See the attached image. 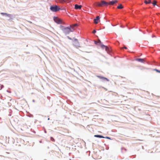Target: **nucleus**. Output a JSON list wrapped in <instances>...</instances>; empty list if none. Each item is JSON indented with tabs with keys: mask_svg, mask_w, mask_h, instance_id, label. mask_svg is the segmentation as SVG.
I'll list each match as a JSON object with an SVG mask.
<instances>
[{
	"mask_svg": "<svg viewBox=\"0 0 160 160\" xmlns=\"http://www.w3.org/2000/svg\"><path fill=\"white\" fill-rule=\"evenodd\" d=\"M63 32L66 34H68L70 32H73L74 30L71 29L70 27H64L62 26H60Z\"/></svg>",
	"mask_w": 160,
	"mask_h": 160,
	"instance_id": "1",
	"label": "nucleus"
},
{
	"mask_svg": "<svg viewBox=\"0 0 160 160\" xmlns=\"http://www.w3.org/2000/svg\"><path fill=\"white\" fill-rule=\"evenodd\" d=\"M109 5L108 2H106L102 0L100 2H97L96 3V5L97 6L103 7L104 6H107Z\"/></svg>",
	"mask_w": 160,
	"mask_h": 160,
	"instance_id": "2",
	"label": "nucleus"
},
{
	"mask_svg": "<svg viewBox=\"0 0 160 160\" xmlns=\"http://www.w3.org/2000/svg\"><path fill=\"white\" fill-rule=\"evenodd\" d=\"M50 10L53 12H57L59 11L60 9L57 5L52 6L50 8Z\"/></svg>",
	"mask_w": 160,
	"mask_h": 160,
	"instance_id": "3",
	"label": "nucleus"
},
{
	"mask_svg": "<svg viewBox=\"0 0 160 160\" xmlns=\"http://www.w3.org/2000/svg\"><path fill=\"white\" fill-rule=\"evenodd\" d=\"M98 42L99 46H100L101 48H102L103 49H105L106 51H108V50L109 49L108 48L107 46H105L102 44V43L101 41H100V40H98Z\"/></svg>",
	"mask_w": 160,
	"mask_h": 160,
	"instance_id": "4",
	"label": "nucleus"
},
{
	"mask_svg": "<svg viewBox=\"0 0 160 160\" xmlns=\"http://www.w3.org/2000/svg\"><path fill=\"white\" fill-rule=\"evenodd\" d=\"M53 20L55 22L58 24H61L62 23L61 22V19L57 17H54Z\"/></svg>",
	"mask_w": 160,
	"mask_h": 160,
	"instance_id": "5",
	"label": "nucleus"
},
{
	"mask_svg": "<svg viewBox=\"0 0 160 160\" xmlns=\"http://www.w3.org/2000/svg\"><path fill=\"white\" fill-rule=\"evenodd\" d=\"M74 45L76 46V47L77 48H78L79 47H80V44H79V42L77 39L75 40V42H74Z\"/></svg>",
	"mask_w": 160,
	"mask_h": 160,
	"instance_id": "6",
	"label": "nucleus"
},
{
	"mask_svg": "<svg viewBox=\"0 0 160 160\" xmlns=\"http://www.w3.org/2000/svg\"><path fill=\"white\" fill-rule=\"evenodd\" d=\"M100 17L99 16H98L96 17V18L94 20V23L95 24H97L98 23V21L99 20Z\"/></svg>",
	"mask_w": 160,
	"mask_h": 160,
	"instance_id": "7",
	"label": "nucleus"
},
{
	"mask_svg": "<svg viewBox=\"0 0 160 160\" xmlns=\"http://www.w3.org/2000/svg\"><path fill=\"white\" fill-rule=\"evenodd\" d=\"M82 7V5H78L77 4H75V8L76 9H79L80 10L81 9V8Z\"/></svg>",
	"mask_w": 160,
	"mask_h": 160,
	"instance_id": "8",
	"label": "nucleus"
},
{
	"mask_svg": "<svg viewBox=\"0 0 160 160\" xmlns=\"http://www.w3.org/2000/svg\"><path fill=\"white\" fill-rule=\"evenodd\" d=\"M118 2V1L117 0H114V1H110L109 3H108L109 5H113L114 3H117Z\"/></svg>",
	"mask_w": 160,
	"mask_h": 160,
	"instance_id": "9",
	"label": "nucleus"
},
{
	"mask_svg": "<svg viewBox=\"0 0 160 160\" xmlns=\"http://www.w3.org/2000/svg\"><path fill=\"white\" fill-rule=\"evenodd\" d=\"M77 26H78V24H73V25H70L69 27L71 29L73 30V28L74 27H77Z\"/></svg>",
	"mask_w": 160,
	"mask_h": 160,
	"instance_id": "10",
	"label": "nucleus"
},
{
	"mask_svg": "<svg viewBox=\"0 0 160 160\" xmlns=\"http://www.w3.org/2000/svg\"><path fill=\"white\" fill-rule=\"evenodd\" d=\"M94 136L97 138H105V137L100 135H95Z\"/></svg>",
	"mask_w": 160,
	"mask_h": 160,
	"instance_id": "11",
	"label": "nucleus"
},
{
	"mask_svg": "<svg viewBox=\"0 0 160 160\" xmlns=\"http://www.w3.org/2000/svg\"><path fill=\"white\" fill-rule=\"evenodd\" d=\"M137 60L138 62H143L144 61V60L143 59L139 58L137 59Z\"/></svg>",
	"mask_w": 160,
	"mask_h": 160,
	"instance_id": "12",
	"label": "nucleus"
},
{
	"mask_svg": "<svg viewBox=\"0 0 160 160\" xmlns=\"http://www.w3.org/2000/svg\"><path fill=\"white\" fill-rule=\"evenodd\" d=\"M123 8V7L122 6V4H119L118 7L117 8L118 9H122Z\"/></svg>",
	"mask_w": 160,
	"mask_h": 160,
	"instance_id": "13",
	"label": "nucleus"
},
{
	"mask_svg": "<svg viewBox=\"0 0 160 160\" xmlns=\"http://www.w3.org/2000/svg\"><path fill=\"white\" fill-rule=\"evenodd\" d=\"M97 77L100 78H102V79L103 78L104 79L106 80L107 81H108V79L106 78H104V77H101L100 76H97Z\"/></svg>",
	"mask_w": 160,
	"mask_h": 160,
	"instance_id": "14",
	"label": "nucleus"
},
{
	"mask_svg": "<svg viewBox=\"0 0 160 160\" xmlns=\"http://www.w3.org/2000/svg\"><path fill=\"white\" fill-rule=\"evenodd\" d=\"M144 2L146 4H148V3H150L151 2V0H148V1H147L145 0Z\"/></svg>",
	"mask_w": 160,
	"mask_h": 160,
	"instance_id": "15",
	"label": "nucleus"
},
{
	"mask_svg": "<svg viewBox=\"0 0 160 160\" xmlns=\"http://www.w3.org/2000/svg\"><path fill=\"white\" fill-rule=\"evenodd\" d=\"M157 3V2L156 1H153V2L152 3V4L154 6H155L156 5V3Z\"/></svg>",
	"mask_w": 160,
	"mask_h": 160,
	"instance_id": "16",
	"label": "nucleus"
},
{
	"mask_svg": "<svg viewBox=\"0 0 160 160\" xmlns=\"http://www.w3.org/2000/svg\"><path fill=\"white\" fill-rule=\"evenodd\" d=\"M1 14L2 15H7V16H8L9 15V14H8L6 13H1Z\"/></svg>",
	"mask_w": 160,
	"mask_h": 160,
	"instance_id": "17",
	"label": "nucleus"
},
{
	"mask_svg": "<svg viewBox=\"0 0 160 160\" xmlns=\"http://www.w3.org/2000/svg\"><path fill=\"white\" fill-rule=\"evenodd\" d=\"M154 70L156 71V72H159V73H160V70H159L158 69H154Z\"/></svg>",
	"mask_w": 160,
	"mask_h": 160,
	"instance_id": "18",
	"label": "nucleus"
},
{
	"mask_svg": "<svg viewBox=\"0 0 160 160\" xmlns=\"http://www.w3.org/2000/svg\"><path fill=\"white\" fill-rule=\"evenodd\" d=\"M95 43L97 45H99L98 42L95 41Z\"/></svg>",
	"mask_w": 160,
	"mask_h": 160,
	"instance_id": "19",
	"label": "nucleus"
},
{
	"mask_svg": "<svg viewBox=\"0 0 160 160\" xmlns=\"http://www.w3.org/2000/svg\"><path fill=\"white\" fill-rule=\"evenodd\" d=\"M51 140L52 141H55L54 139V138H53L51 137Z\"/></svg>",
	"mask_w": 160,
	"mask_h": 160,
	"instance_id": "20",
	"label": "nucleus"
},
{
	"mask_svg": "<svg viewBox=\"0 0 160 160\" xmlns=\"http://www.w3.org/2000/svg\"><path fill=\"white\" fill-rule=\"evenodd\" d=\"M96 32V31L95 30H94L92 32V33H95Z\"/></svg>",
	"mask_w": 160,
	"mask_h": 160,
	"instance_id": "21",
	"label": "nucleus"
},
{
	"mask_svg": "<svg viewBox=\"0 0 160 160\" xmlns=\"http://www.w3.org/2000/svg\"><path fill=\"white\" fill-rule=\"evenodd\" d=\"M61 22H62V23H61V24H65V22L63 21L62 20H61Z\"/></svg>",
	"mask_w": 160,
	"mask_h": 160,
	"instance_id": "22",
	"label": "nucleus"
},
{
	"mask_svg": "<svg viewBox=\"0 0 160 160\" xmlns=\"http://www.w3.org/2000/svg\"><path fill=\"white\" fill-rule=\"evenodd\" d=\"M105 138H108V139H110V138L109 137H105Z\"/></svg>",
	"mask_w": 160,
	"mask_h": 160,
	"instance_id": "23",
	"label": "nucleus"
},
{
	"mask_svg": "<svg viewBox=\"0 0 160 160\" xmlns=\"http://www.w3.org/2000/svg\"><path fill=\"white\" fill-rule=\"evenodd\" d=\"M123 48L125 49H127V48L126 47H123Z\"/></svg>",
	"mask_w": 160,
	"mask_h": 160,
	"instance_id": "24",
	"label": "nucleus"
},
{
	"mask_svg": "<svg viewBox=\"0 0 160 160\" xmlns=\"http://www.w3.org/2000/svg\"><path fill=\"white\" fill-rule=\"evenodd\" d=\"M88 52V53H89V52H90V51H88V52Z\"/></svg>",
	"mask_w": 160,
	"mask_h": 160,
	"instance_id": "25",
	"label": "nucleus"
},
{
	"mask_svg": "<svg viewBox=\"0 0 160 160\" xmlns=\"http://www.w3.org/2000/svg\"><path fill=\"white\" fill-rule=\"evenodd\" d=\"M30 22V23H32V22Z\"/></svg>",
	"mask_w": 160,
	"mask_h": 160,
	"instance_id": "26",
	"label": "nucleus"
}]
</instances>
